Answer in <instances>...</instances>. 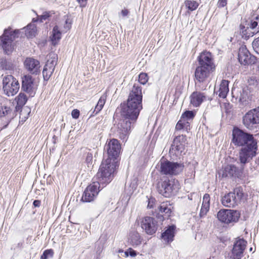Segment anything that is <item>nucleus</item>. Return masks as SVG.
I'll list each match as a JSON object with an SVG mask.
<instances>
[{"label":"nucleus","mask_w":259,"mask_h":259,"mask_svg":"<svg viewBox=\"0 0 259 259\" xmlns=\"http://www.w3.org/2000/svg\"><path fill=\"white\" fill-rule=\"evenodd\" d=\"M232 142L236 146L242 147L239 151L240 163L245 164L256 155L257 142L253 135L236 127L232 132Z\"/></svg>","instance_id":"1"},{"label":"nucleus","mask_w":259,"mask_h":259,"mask_svg":"<svg viewBox=\"0 0 259 259\" xmlns=\"http://www.w3.org/2000/svg\"><path fill=\"white\" fill-rule=\"evenodd\" d=\"M198 65L195 72V87L197 89L203 90L204 87H201L200 83L205 82L211 72L215 70L212 55L209 52H203L198 57Z\"/></svg>","instance_id":"2"},{"label":"nucleus","mask_w":259,"mask_h":259,"mask_svg":"<svg viewBox=\"0 0 259 259\" xmlns=\"http://www.w3.org/2000/svg\"><path fill=\"white\" fill-rule=\"evenodd\" d=\"M142 88L135 84L130 93L126 103L121 104V114L130 116L133 120L137 119L143 109Z\"/></svg>","instance_id":"3"},{"label":"nucleus","mask_w":259,"mask_h":259,"mask_svg":"<svg viewBox=\"0 0 259 259\" xmlns=\"http://www.w3.org/2000/svg\"><path fill=\"white\" fill-rule=\"evenodd\" d=\"M117 162L112 159L103 160L96 175L97 182L102 185V188L111 181Z\"/></svg>","instance_id":"4"},{"label":"nucleus","mask_w":259,"mask_h":259,"mask_svg":"<svg viewBox=\"0 0 259 259\" xmlns=\"http://www.w3.org/2000/svg\"><path fill=\"white\" fill-rule=\"evenodd\" d=\"M137 119L133 120L130 116L121 113V118L116 125V134L123 141H126Z\"/></svg>","instance_id":"5"},{"label":"nucleus","mask_w":259,"mask_h":259,"mask_svg":"<svg viewBox=\"0 0 259 259\" xmlns=\"http://www.w3.org/2000/svg\"><path fill=\"white\" fill-rule=\"evenodd\" d=\"M180 185L179 181L175 179H170L163 181L158 185V192L165 197H170L175 195L179 191Z\"/></svg>","instance_id":"6"},{"label":"nucleus","mask_w":259,"mask_h":259,"mask_svg":"<svg viewBox=\"0 0 259 259\" xmlns=\"http://www.w3.org/2000/svg\"><path fill=\"white\" fill-rule=\"evenodd\" d=\"M245 194L241 187H237L234 191L225 194L221 199L222 204L228 207H234L243 199Z\"/></svg>","instance_id":"7"},{"label":"nucleus","mask_w":259,"mask_h":259,"mask_svg":"<svg viewBox=\"0 0 259 259\" xmlns=\"http://www.w3.org/2000/svg\"><path fill=\"white\" fill-rule=\"evenodd\" d=\"M242 123L249 130L259 128V107L246 112L242 117Z\"/></svg>","instance_id":"8"},{"label":"nucleus","mask_w":259,"mask_h":259,"mask_svg":"<svg viewBox=\"0 0 259 259\" xmlns=\"http://www.w3.org/2000/svg\"><path fill=\"white\" fill-rule=\"evenodd\" d=\"M19 30H15L11 31V29H6L2 37L1 44L4 52L6 54H9L13 51L12 42L15 37H18Z\"/></svg>","instance_id":"9"},{"label":"nucleus","mask_w":259,"mask_h":259,"mask_svg":"<svg viewBox=\"0 0 259 259\" xmlns=\"http://www.w3.org/2000/svg\"><path fill=\"white\" fill-rule=\"evenodd\" d=\"M240 217V212L236 210L222 209L217 213L218 220L226 224L237 222Z\"/></svg>","instance_id":"10"},{"label":"nucleus","mask_w":259,"mask_h":259,"mask_svg":"<svg viewBox=\"0 0 259 259\" xmlns=\"http://www.w3.org/2000/svg\"><path fill=\"white\" fill-rule=\"evenodd\" d=\"M3 84L4 93L8 96H13L19 91L20 85L18 81L11 75L4 77Z\"/></svg>","instance_id":"11"},{"label":"nucleus","mask_w":259,"mask_h":259,"mask_svg":"<svg viewBox=\"0 0 259 259\" xmlns=\"http://www.w3.org/2000/svg\"><path fill=\"white\" fill-rule=\"evenodd\" d=\"M184 165L177 162L162 161L160 164L161 172L165 175H177L182 171Z\"/></svg>","instance_id":"12"},{"label":"nucleus","mask_w":259,"mask_h":259,"mask_svg":"<svg viewBox=\"0 0 259 259\" xmlns=\"http://www.w3.org/2000/svg\"><path fill=\"white\" fill-rule=\"evenodd\" d=\"M120 150V144L119 141L115 139L110 140L106 143L104 147V150L107 151L108 154L107 159H112L114 161H117V159L119 156Z\"/></svg>","instance_id":"13"},{"label":"nucleus","mask_w":259,"mask_h":259,"mask_svg":"<svg viewBox=\"0 0 259 259\" xmlns=\"http://www.w3.org/2000/svg\"><path fill=\"white\" fill-rule=\"evenodd\" d=\"M101 187L102 188V185L98 182H93L85 189L81 200L85 202H90L93 201L98 194Z\"/></svg>","instance_id":"14"},{"label":"nucleus","mask_w":259,"mask_h":259,"mask_svg":"<svg viewBox=\"0 0 259 259\" xmlns=\"http://www.w3.org/2000/svg\"><path fill=\"white\" fill-rule=\"evenodd\" d=\"M238 60L241 64L246 65L254 64L256 57L249 53L245 46H242L239 49Z\"/></svg>","instance_id":"15"},{"label":"nucleus","mask_w":259,"mask_h":259,"mask_svg":"<svg viewBox=\"0 0 259 259\" xmlns=\"http://www.w3.org/2000/svg\"><path fill=\"white\" fill-rule=\"evenodd\" d=\"M249 27H245L242 24L240 25V32L245 38H248L251 36H253L254 32L249 33V28L252 29H255L256 32H259V15L253 16L250 20L249 23L248 24Z\"/></svg>","instance_id":"16"},{"label":"nucleus","mask_w":259,"mask_h":259,"mask_svg":"<svg viewBox=\"0 0 259 259\" xmlns=\"http://www.w3.org/2000/svg\"><path fill=\"white\" fill-rule=\"evenodd\" d=\"M142 228L148 235L154 234L157 229L156 220L152 217H145L141 222Z\"/></svg>","instance_id":"17"},{"label":"nucleus","mask_w":259,"mask_h":259,"mask_svg":"<svg viewBox=\"0 0 259 259\" xmlns=\"http://www.w3.org/2000/svg\"><path fill=\"white\" fill-rule=\"evenodd\" d=\"M241 164L240 168H238L234 165H228L225 167L222 170L223 177H240L243 171L244 165Z\"/></svg>","instance_id":"18"},{"label":"nucleus","mask_w":259,"mask_h":259,"mask_svg":"<svg viewBox=\"0 0 259 259\" xmlns=\"http://www.w3.org/2000/svg\"><path fill=\"white\" fill-rule=\"evenodd\" d=\"M186 144V137L183 135L178 136L174 139L170 150H174L176 154H181L185 149Z\"/></svg>","instance_id":"19"},{"label":"nucleus","mask_w":259,"mask_h":259,"mask_svg":"<svg viewBox=\"0 0 259 259\" xmlns=\"http://www.w3.org/2000/svg\"><path fill=\"white\" fill-rule=\"evenodd\" d=\"M233 97L236 96L237 99L243 105H246L249 100L250 92L247 87L232 90Z\"/></svg>","instance_id":"20"},{"label":"nucleus","mask_w":259,"mask_h":259,"mask_svg":"<svg viewBox=\"0 0 259 259\" xmlns=\"http://www.w3.org/2000/svg\"><path fill=\"white\" fill-rule=\"evenodd\" d=\"M25 68L32 74H37L39 72V62L34 58H27L24 62Z\"/></svg>","instance_id":"21"},{"label":"nucleus","mask_w":259,"mask_h":259,"mask_svg":"<svg viewBox=\"0 0 259 259\" xmlns=\"http://www.w3.org/2000/svg\"><path fill=\"white\" fill-rule=\"evenodd\" d=\"M190 104L193 107H197L206 100V96L204 93L195 91L190 95Z\"/></svg>","instance_id":"22"},{"label":"nucleus","mask_w":259,"mask_h":259,"mask_svg":"<svg viewBox=\"0 0 259 259\" xmlns=\"http://www.w3.org/2000/svg\"><path fill=\"white\" fill-rule=\"evenodd\" d=\"M142 241V238L139 233L136 231L130 232L128 237V243L130 245L135 247L140 245Z\"/></svg>","instance_id":"23"},{"label":"nucleus","mask_w":259,"mask_h":259,"mask_svg":"<svg viewBox=\"0 0 259 259\" xmlns=\"http://www.w3.org/2000/svg\"><path fill=\"white\" fill-rule=\"evenodd\" d=\"M17 66V61L11 59L2 58L0 62L1 68L6 70H14Z\"/></svg>","instance_id":"24"},{"label":"nucleus","mask_w":259,"mask_h":259,"mask_svg":"<svg viewBox=\"0 0 259 259\" xmlns=\"http://www.w3.org/2000/svg\"><path fill=\"white\" fill-rule=\"evenodd\" d=\"M33 81L32 76L30 75H25L22 78V89L31 95L33 93Z\"/></svg>","instance_id":"25"},{"label":"nucleus","mask_w":259,"mask_h":259,"mask_svg":"<svg viewBox=\"0 0 259 259\" xmlns=\"http://www.w3.org/2000/svg\"><path fill=\"white\" fill-rule=\"evenodd\" d=\"M175 229L176 227L174 225L169 226L163 233H162V239L166 243L172 242L175 236Z\"/></svg>","instance_id":"26"},{"label":"nucleus","mask_w":259,"mask_h":259,"mask_svg":"<svg viewBox=\"0 0 259 259\" xmlns=\"http://www.w3.org/2000/svg\"><path fill=\"white\" fill-rule=\"evenodd\" d=\"M172 208L171 204L167 201L162 202L159 207V212L163 214V217L165 218H168L170 217L172 212Z\"/></svg>","instance_id":"27"},{"label":"nucleus","mask_w":259,"mask_h":259,"mask_svg":"<svg viewBox=\"0 0 259 259\" xmlns=\"http://www.w3.org/2000/svg\"><path fill=\"white\" fill-rule=\"evenodd\" d=\"M5 117L9 122L13 118L12 110L9 107L2 106L0 104V118Z\"/></svg>","instance_id":"28"},{"label":"nucleus","mask_w":259,"mask_h":259,"mask_svg":"<svg viewBox=\"0 0 259 259\" xmlns=\"http://www.w3.org/2000/svg\"><path fill=\"white\" fill-rule=\"evenodd\" d=\"M229 81L223 80L220 85L219 96L222 98H225L229 92Z\"/></svg>","instance_id":"29"},{"label":"nucleus","mask_w":259,"mask_h":259,"mask_svg":"<svg viewBox=\"0 0 259 259\" xmlns=\"http://www.w3.org/2000/svg\"><path fill=\"white\" fill-rule=\"evenodd\" d=\"M61 31L59 29L58 26L56 25L53 28L52 34L50 36L52 43L55 46L61 38Z\"/></svg>","instance_id":"30"},{"label":"nucleus","mask_w":259,"mask_h":259,"mask_svg":"<svg viewBox=\"0 0 259 259\" xmlns=\"http://www.w3.org/2000/svg\"><path fill=\"white\" fill-rule=\"evenodd\" d=\"M106 100V96L102 95L99 99L95 108L91 114V116L97 114L103 108Z\"/></svg>","instance_id":"31"},{"label":"nucleus","mask_w":259,"mask_h":259,"mask_svg":"<svg viewBox=\"0 0 259 259\" xmlns=\"http://www.w3.org/2000/svg\"><path fill=\"white\" fill-rule=\"evenodd\" d=\"M247 241L243 238H238L234 242L233 247L235 248L244 252L246 247Z\"/></svg>","instance_id":"32"},{"label":"nucleus","mask_w":259,"mask_h":259,"mask_svg":"<svg viewBox=\"0 0 259 259\" xmlns=\"http://www.w3.org/2000/svg\"><path fill=\"white\" fill-rule=\"evenodd\" d=\"M244 252L239 250L234 247H232L230 251L228 253V259H241Z\"/></svg>","instance_id":"33"},{"label":"nucleus","mask_w":259,"mask_h":259,"mask_svg":"<svg viewBox=\"0 0 259 259\" xmlns=\"http://www.w3.org/2000/svg\"><path fill=\"white\" fill-rule=\"evenodd\" d=\"M50 56H51V58L47 61L45 66L49 68H51L52 70H54L57 63V55L56 54H53L51 55Z\"/></svg>","instance_id":"34"},{"label":"nucleus","mask_w":259,"mask_h":259,"mask_svg":"<svg viewBox=\"0 0 259 259\" xmlns=\"http://www.w3.org/2000/svg\"><path fill=\"white\" fill-rule=\"evenodd\" d=\"M36 31V26L34 24H30L27 26L25 32L27 37H32L35 36Z\"/></svg>","instance_id":"35"},{"label":"nucleus","mask_w":259,"mask_h":259,"mask_svg":"<svg viewBox=\"0 0 259 259\" xmlns=\"http://www.w3.org/2000/svg\"><path fill=\"white\" fill-rule=\"evenodd\" d=\"M185 5L189 10L193 11L198 8L199 4L195 1L186 0L185 2Z\"/></svg>","instance_id":"36"},{"label":"nucleus","mask_w":259,"mask_h":259,"mask_svg":"<svg viewBox=\"0 0 259 259\" xmlns=\"http://www.w3.org/2000/svg\"><path fill=\"white\" fill-rule=\"evenodd\" d=\"M18 106L22 107L24 106L27 102V98L26 96L23 93H20L15 98Z\"/></svg>","instance_id":"37"},{"label":"nucleus","mask_w":259,"mask_h":259,"mask_svg":"<svg viewBox=\"0 0 259 259\" xmlns=\"http://www.w3.org/2000/svg\"><path fill=\"white\" fill-rule=\"evenodd\" d=\"M54 71V70H52L51 68H49V67L45 66L42 71L44 79L45 80H49Z\"/></svg>","instance_id":"38"},{"label":"nucleus","mask_w":259,"mask_h":259,"mask_svg":"<svg viewBox=\"0 0 259 259\" xmlns=\"http://www.w3.org/2000/svg\"><path fill=\"white\" fill-rule=\"evenodd\" d=\"M195 116V114L192 111H186L181 116V118L184 121H188V120L192 119Z\"/></svg>","instance_id":"39"},{"label":"nucleus","mask_w":259,"mask_h":259,"mask_svg":"<svg viewBox=\"0 0 259 259\" xmlns=\"http://www.w3.org/2000/svg\"><path fill=\"white\" fill-rule=\"evenodd\" d=\"M188 123V121H184L181 118L180 120L177 123L175 128L177 131H180L187 126Z\"/></svg>","instance_id":"40"},{"label":"nucleus","mask_w":259,"mask_h":259,"mask_svg":"<svg viewBox=\"0 0 259 259\" xmlns=\"http://www.w3.org/2000/svg\"><path fill=\"white\" fill-rule=\"evenodd\" d=\"M54 251L52 249L45 250L40 256V259H48L53 256Z\"/></svg>","instance_id":"41"},{"label":"nucleus","mask_w":259,"mask_h":259,"mask_svg":"<svg viewBox=\"0 0 259 259\" xmlns=\"http://www.w3.org/2000/svg\"><path fill=\"white\" fill-rule=\"evenodd\" d=\"M148 80V75L145 73H141L139 75V81L142 84H145Z\"/></svg>","instance_id":"42"},{"label":"nucleus","mask_w":259,"mask_h":259,"mask_svg":"<svg viewBox=\"0 0 259 259\" xmlns=\"http://www.w3.org/2000/svg\"><path fill=\"white\" fill-rule=\"evenodd\" d=\"M209 209V206L202 205L201 208L200 209L199 215L200 218L204 217L207 213V211Z\"/></svg>","instance_id":"43"},{"label":"nucleus","mask_w":259,"mask_h":259,"mask_svg":"<svg viewBox=\"0 0 259 259\" xmlns=\"http://www.w3.org/2000/svg\"><path fill=\"white\" fill-rule=\"evenodd\" d=\"M252 45L254 51L259 54V37L253 41Z\"/></svg>","instance_id":"44"},{"label":"nucleus","mask_w":259,"mask_h":259,"mask_svg":"<svg viewBox=\"0 0 259 259\" xmlns=\"http://www.w3.org/2000/svg\"><path fill=\"white\" fill-rule=\"evenodd\" d=\"M51 16V12H45L39 16L40 22H42L44 20H47Z\"/></svg>","instance_id":"45"},{"label":"nucleus","mask_w":259,"mask_h":259,"mask_svg":"<svg viewBox=\"0 0 259 259\" xmlns=\"http://www.w3.org/2000/svg\"><path fill=\"white\" fill-rule=\"evenodd\" d=\"M71 27V22L69 19H66L65 21V24L64 26V29L62 30V32H67L69 30Z\"/></svg>","instance_id":"46"},{"label":"nucleus","mask_w":259,"mask_h":259,"mask_svg":"<svg viewBox=\"0 0 259 259\" xmlns=\"http://www.w3.org/2000/svg\"><path fill=\"white\" fill-rule=\"evenodd\" d=\"M210 196L208 194H205L203 198V202L202 205H207L209 206Z\"/></svg>","instance_id":"47"},{"label":"nucleus","mask_w":259,"mask_h":259,"mask_svg":"<svg viewBox=\"0 0 259 259\" xmlns=\"http://www.w3.org/2000/svg\"><path fill=\"white\" fill-rule=\"evenodd\" d=\"M93 158V154L90 152H88L87 154L85 161L88 164H90L92 161Z\"/></svg>","instance_id":"48"},{"label":"nucleus","mask_w":259,"mask_h":259,"mask_svg":"<svg viewBox=\"0 0 259 259\" xmlns=\"http://www.w3.org/2000/svg\"><path fill=\"white\" fill-rule=\"evenodd\" d=\"M71 115L74 119H77L79 116V111L77 109H73L71 112Z\"/></svg>","instance_id":"49"},{"label":"nucleus","mask_w":259,"mask_h":259,"mask_svg":"<svg viewBox=\"0 0 259 259\" xmlns=\"http://www.w3.org/2000/svg\"><path fill=\"white\" fill-rule=\"evenodd\" d=\"M227 4V0H219L217 3V6L218 8H223Z\"/></svg>","instance_id":"50"},{"label":"nucleus","mask_w":259,"mask_h":259,"mask_svg":"<svg viewBox=\"0 0 259 259\" xmlns=\"http://www.w3.org/2000/svg\"><path fill=\"white\" fill-rule=\"evenodd\" d=\"M125 254L126 256H127L129 254L130 256H131L132 257H134L137 255L136 251H135L133 249H131V248L129 249L128 251H126L125 252Z\"/></svg>","instance_id":"51"},{"label":"nucleus","mask_w":259,"mask_h":259,"mask_svg":"<svg viewBox=\"0 0 259 259\" xmlns=\"http://www.w3.org/2000/svg\"><path fill=\"white\" fill-rule=\"evenodd\" d=\"M155 200L153 198H150L148 200V207L149 208H151L153 207V204H154Z\"/></svg>","instance_id":"52"},{"label":"nucleus","mask_w":259,"mask_h":259,"mask_svg":"<svg viewBox=\"0 0 259 259\" xmlns=\"http://www.w3.org/2000/svg\"><path fill=\"white\" fill-rule=\"evenodd\" d=\"M77 1L81 7H84L87 5V0H77Z\"/></svg>","instance_id":"53"},{"label":"nucleus","mask_w":259,"mask_h":259,"mask_svg":"<svg viewBox=\"0 0 259 259\" xmlns=\"http://www.w3.org/2000/svg\"><path fill=\"white\" fill-rule=\"evenodd\" d=\"M40 201L38 200H35L33 201V204L35 207H39L40 205Z\"/></svg>","instance_id":"54"},{"label":"nucleus","mask_w":259,"mask_h":259,"mask_svg":"<svg viewBox=\"0 0 259 259\" xmlns=\"http://www.w3.org/2000/svg\"><path fill=\"white\" fill-rule=\"evenodd\" d=\"M128 11L126 9L122 10L121 12V15L124 17L128 15Z\"/></svg>","instance_id":"55"},{"label":"nucleus","mask_w":259,"mask_h":259,"mask_svg":"<svg viewBox=\"0 0 259 259\" xmlns=\"http://www.w3.org/2000/svg\"><path fill=\"white\" fill-rule=\"evenodd\" d=\"M250 250L251 251L252 250V248H250Z\"/></svg>","instance_id":"56"}]
</instances>
